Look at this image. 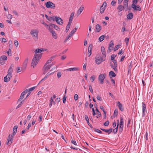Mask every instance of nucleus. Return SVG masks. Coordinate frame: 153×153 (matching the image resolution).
<instances>
[{"label": "nucleus", "instance_id": "nucleus-22", "mask_svg": "<svg viewBox=\"0 0 153 153\" xmlns=\"http://www.w3.org/2000/svg\"><path fill=\"white\" fill-rule=\"evenodd\" d=\"M46 51V49H45L41 48V49H36L35 51V53H41L43 51Z\"/></svg>", "mask_w": 153, "mask_h": 153}, {"label": "nucleus", "instance_id": "nucleus-16", "mask_svg": "<svg viewBox=\"0 0 153 153\" xmlns=\"http://www.w3.org/2000/svg\"><path fill=\"white\" fill-rule=\"evenodd\" d=\"M50 28L51 27L54 28L55 30H59V28L56 25L53 24H50Z\"/></svg>", "mask_w": 153, "mask_h": 153}, {"label": "nucleus", "instance_id": "nucleus-47", "mask_svg": "<svg viewBox=\"0 0 153 153\" xmlns=\"http://www.w3.org/2000/svg\"><path fill=\"white\" fill-rule=\"evenodd\" d=\"M36 58H38L37 59L39 61L42 56V54H37L36 53Z\"/></svg>", "mask_w": 153, "mask_h": 153}, {"label": "nucleus", "instance_id": "nucleus-25", "mask_svg": "<svg viewBox=\"0 0 153 153\" xmlns=\"http://www.w3.org/2000/svg\"><path fill=\"white\" fill-rule=\"evenodd\" d=\"M125 8L122 5L120 4L117 7V9L119 10V12L120 11H122Z\"/></svg>", "mask_w": 153, "mask_h": 153}, {"label": "nucleus", "instance_id": "nucleus-32", "mask_svg": "<svg viewBox=\"0 0 153 153\" xmlns=\"http://www.w3.org/2000/svg\"><path fill=\"white\" fill-rule=\"evenodd\" d=\"M110 64L111 67L114 69V70L115 71H117V67H114V65L111 64V62H110Z\"/></svg>", "mask_w": 153, "mask_h": 153}, {"label": "nucleus", "instance_id": "nucleus-6", "mask_svg": "<svg viewBox=\"0 0 153 153\" xmlns=\"http://www.w3.org/2000/svg\"><path fill=\"white\" fill-rule=\"evenodd\" d=\"M7 60V58L5 55H2L0 57V64L3 65L5 63L4 61Z\"/></svg>", "mask_w": 153, "mask_h": 153}, {"label": "nucleus", "instance_id": "nucleus-57", "mask_svg": "<svg viewBox=\"0 0 153 153\" xmlns=\"http://www.w3.org/2000/svg\"><path fill=\"white\" fill-rule=\"evenodd\" d=\"M66 98V95H64V96L63 97V99H62L63 102L64 103H65V102Z\"/></svg>", "mask_w": 153, "mask_h": 153}, {"label": "nucleus", "instance_id": "nucleus-5", "mask_svg": "<svg viewBox=\"0 0 153 153\" xmlns=\"http://www.w3.org/2000/svg\"><path fill=\"white\" fill-rule=\"evenodd\" d=\"M106 74H101L99 75L98 77L99 81L100 82V83L101 84H102L103 83V80L105 78V76Z\"/></svg>", "mask_w": 153, "mask_h": 153}, {"label": "nucleus", "instance_id": "nucleus-2", "mask_svg": "<svg viewBox=\"0 0 153 153\" xmlns=\"http://www.w3.org/2000/svg\"><path fill=\"white\" fill-rule=\"evenodd\" d=\"M95 59L96 63L98 65L100 64L102 62L105 60V59H103L100 54H98L95 57Z\"/></svg>", "mask_w": 153, "mask_h": 153}, {"label": "nucleus", "instance_id": "nucleus-11", "mask_svg": "<svg viewBox=\"0 0 153 153\" xmlns=\"http://www.w3.org/2000/svg\"><path fill=\"white\" fill-rule=\"evenodd\" d=\"M84 7L83 6H81L80 8L78 10L77 12L76 15L77 16H78L83 11Z\"/></svg>", "mask_w": 153, "mask_h": 153}, {"label": "nucleus", "instance_id": "nucleus-41", "mask_svg": "<svg viewBox=\"0 0 153 153\" xmlns=\"http://www.w3.org/2000/svg\"><path fill=\"white\" fill-rule=\"evenodd\" d=\"M120 45H116L114 49V51H116V50H117L120 48Z\"/></svg>", "mask_w": 153, "mask_h": 153}, {"label": "nucleus", "instance_id": "nucleus-24", "mask_svg": "<svg viewBox=\"0 0 153 153\" xmlns=\"http://www.w3.org/2000/svg\"><path fill=\"white\" fill-rule=\"evenodd\" d=\"M79 70V68H68L66 69V70L68 71H77Z\"/></svg>", "mask_w": 153, "mask_h": 153}, {"label": "nucleus", "instance_id": "nucleus-14", "mask_svg": "<svg viewBox=\"0 0 153 153\" xmlns=\"http://www.w3.org/2000/svg\"><path fill=\"white\" fill-rule=\"evenodd\" d=\"M28 62V58H26L25 59L23 65V68L24 70L27 67V65Z\"/></svg>", "mask_w": 153, "mask_h": 153}, {"label": "nucleus", "instance_id": "nucleus-9", "mask_svg": "<svg viewBox=\"0 0 153 153\" xmlns=\"http://www.w3.org/2000/svg\"><path fill=\"white\" fill-rule=\"evenodd\" d=\"M13 140V137H10V134H9L8 136V138L7 139V142L6 143V144L7 145L9 144V145H10L12 143V142Z\"/></svg>", "mask_w": 153, "mask_h": 153}, {"label": "nucleus", "instance_id": "nucleus-29", "mask_svg": "<svg viewBox=\"0 0 153 153\" xmlns=\"http://www.w3.org/2000/svg\"><path fill=\"white\" fill-rule=\"evenodd\" d=\"M54 58V56H52L47 61L45 64L48 65V64L50 63L51 61L53 60Z\"/></svg>", "mask_w": 153, "mask_h": 153}, {"label": "nucleus", "instance_id": "nucleus-8", "mask_svg": "<svg viewBox=\"0 0 153 153\" xmlns=\"http://www.w3.org/2000/svg\"><path fill=\"white\" fill-rule=\"evenodd\" d=\"M131 7L135 10L140 11L141 10L140 7L138 5H134L131 4Z\"/></svg>", "mask_w": 153, "mask_h": 153}, {"label": "nucleus", "instance_id": "nucleus-59", "mask_svg": "<svg viewBox=\"0 0 153 153\" xmlns=\"http://www.w3.org/2000/svg\"><path fill=\"white\" fill-rule=\"evenodd\" d=\"M78 99V96L77 94H75L74 96V99L75 100H77Z\"/></svg>", "mask_w": 153, "mask_h": 153}, {"label": "nucleus", "instance_id": "nucleus-55", "mask_svg": "<svg viewBox=\"0 0 153 153\" xmlns=\"http://www.w3.org/2000/svg\"><path fill=\"white\" fill-rule=\"evenodd\" d=\"M89 90H90V91L91 92V93L92 94L93 93V89L92 88V87L91 85H89Z\"/></svg>", "mask_w": 153, "mask_h": 153}, {"label": "nucleus", "instance_id": "nucleus-33", "mask_svg": "<svg viewBox=\"0 0 153 153\" xmlns=\"http://www.w3.org/2000/svg\"><path fill=\"white\" fill-rule=\"evenodd\" d=\"M109 75L111 76L112 77H115L116 75L115 74L113 71H111L109 73Z\"/></svg>", "mask_w": 153, "mask_h": 153}, {"label": "nucleus", "instance_id": "nucleus-38", "mask_svg": "<svg viewBox=\"0 0 153 153\" xmlns=\"http://www.w3.org/2000/svg\"><path fill=\"white\" fill-rule=\"evenodd\" d=\"M17 128L18 126H15L13 128V132H15V133H16Z\"/></svg>", "mask_w": 153, "mask_h": 153}, {"label": "nucleus", "instance_id": "nucleus-7", "mask_svg": "<svg viewBox=\"0 0 153 153\" xmlns=\"http://www.w3.org/2000/svg\"><path fill=\"white\" fill-rule=\"evenodd\" d=\"M55 20L58 24L62 25L63 24V20L60 18L56 16L55 17Z\"/></svg>", "mask_w": 153, "mask_h": 153}, {"label": "nucleus", "instance_id": "nucleus-20", "mask_svg": "<svg viewBox=\"0 0 153 153\" xmlns=\"http://www.w3.org/2000/svg\"><path fill=\"white\" fill-rule=\"evenodd\" d=\"M85 120H86V121H87L88 125L90 126V128H93V127L92 126V125L89 123V118H88V116H87V115H85Z\"/></svg>", "mask_w": 153, "mask_h": 153}, {"label": "nucleus", "instance_id": "nucleus-42", "mask_svg": "<svg viewBox=\"0 0 153 153\" xmlns=\"http://www.w3.org/2000/svg\"><path fill=\"white\" fill-rule=\"evenodd\" d=\"M92 45L91 44H90L88 48V51H91L92 50Z\"/></svg>", "mask_w": 153, "mask_h": 153}, {"label": "nucleus", "instance_id": "nucleus-19", "mask_svg": "<svg viewBox=\"0 0 153 153\" xmlns=\"http://www.w3.org/2000/svg\"><path fill=\"white\" fill-rule=\"evenodd\" d=\"M100 129L105 132L108 133V134H109L112 131V128H111L109 129H105L101 128H100Z\"/></svg>", "mask_w": 153, "mask_h": 153}, {"label": "nucleus", "instance_id": "nucleus-15", "mask_svg": "<svg viewBox=\"0 0 153 153\" xmlns=\"http://www.w3.org/2000/svg\"><path fill=\"white\" fill-rule=\"evenodd\" d=\"M74 12H72L71 13V14L70 15V18H69V21L68 22V23H69V24H71L72 22V21L73 20V17H74Z\"/></svg>", "mask_w": 153, "mask_h": 153}, {"label": "nucleus", "instance_id": "nucleus-30", "mask_svg": "<svg viewBox=\"0 0 153 153\" xmlns=\"http://www.w3.org/2000/svg\"><path fill=\"white\" fill-rule=\"evenodd\" d=\"M117 121H118V123H117V127L116 128H114L113 129V132L114 134L116 133L117 132V129H118V126H119V120H117Z\"/></svg>", "mask_w": 153, "mask_h": 153}, {"label": "nucleus", "instance_id": "nucleus-49", "mask_svg": "<svg viewBox=\"0 0 153 153\" xmlns=\"http://www.w3.org/2000/svg\"><path fill=\"white\" fill-rule=\"evenodd\" d=\"M94 130L95 132L99 133H101L102 132L98 129L94 128Z\"/></svg>", "mask_w": 153, "mask_h": 153}, {"label": "nucleus", "instance_id": "nucleus-58", "mask_svg": "<svg viewBox=\"0 0 153 153\" xmlns=\"http://www.w3.org/2000/svg\"><path fill=\"white\" fill-rule=\"evenodd\" d=\"M31 123H29L28 125V126L26 129V130H29L30 127H31Z\"/></svg>", "mask_w": 153, "mask_h": 153}, {"label": "nucleus", "instance_id": "nucleus-43", "mask_svg": "<svg viewBox=\"0 0 153 153\" xmlns=\"http://www.w3.org/2000/svg\"><path fill=\"white\" fill-rule=\"evenodd\" d=\"M119 125H123V119L121 117L120 118Z\"/></svg>", "mask_w": 153, "mask_h": 153}, {"label": "nucleus", "instance_id": "nucleus-50", "mask_svg": "<svg viewBox=\"0 0 153 153\" xmlns=\"http://www.w3.org/2000/svg\"><path fill=\"white\" fill-rule=\"evenodd\" d=\"M54 17V16L53 17H49L48 19V20L50 21H51L52 20L53 21H54L55 19Z\"/></svg>", "mask_w": 153, "mask_h": 153}, {"label": "nucleus", "instance_id": "nucleus-51", "mask_svg": "<svg viewBox=\"0 0 153 153\" xmlns=\"http://www.w3.org/2000/svg\"><path fill=\"white\" fill-rule=\"evenodd\" d=\"M118 114V112L117 110H115L114 112V117L117 116Z\"/></svg>", "mask_w": 153, "mask_h": 153}, {"label": "nucleus", "instance_id": "nucleus-52", "mask_svg": "<svg viewBox=\"0 0 153 153\" xmlns=\"http://www.w3.org/2000/svg\"><path fill=\"white\" fill-rule=\"evenodd\" d=\"M42 24H44L48 28L49 30H50L51 28H50V25H48L46 23L43 22Z\"/></svg>", "mask_w": 153, "mask_h": 153}, {"label": "nucleus", "instance_id": "nucleus-28", "mask_svg": "<svg viewBox=\"0 0 153 153\" xmlns=\"http://www.w3.org/2000/svg\"><path fill=\"white\" fill-rule=\"evenodd\" d=\"M52 65V64L47 65V64H45L43 67L48 70L50 68Z\"/></svg>", "mask_w": 153, "mask_h": 153}, {"label": "nucleus", "instance_id": "nucleus-26", "mask_svg": "<svg viewBox=\"0 0 153 153\" xmlns=\"http://www.w3.org/2000/svg\"><path fill=\"white\" fill-rule=\"evenodd\" d=\"M12 65H11L10 67L9 68V70L8 71V74L11 75V74L12 71H13V66H12Z\"/></svg>", "mask_w": 153, "mask_h": 153}, {"label": "nucleus", "instance_id": "nucleus-23", "mask_svg": "<svg viewBox=\"0 0 153 153\" xmlns=\"http://www.w3.org/2000/svg\"><path fill=\"white\" fill-rule=\"evenodd\" d=\"M117 106L119 107V109L121 111H123V108L122 104L119 102H117Z\"/></svg>", "mask_w": 153, "mask_h": 153}, {"label": "nucleus", "instance_id": "nucleus-54", "mask_svg": "<svg viewBox=\"0 0 153 153\" xmlns=\"http://www.w3.org/2000/svg\"><path fill=\"white\" fill-rule=\"evenodd\" d=\"M109 121L107 120L103 124L105 126H106L109 125Z\"/></svg>", "mask_w": 153, "mask_h": 153}, {"label": "nucleus", "instance_id": "nucleus-44", "mask_svg": "<svg viewBox=\"0 0 153 153\" xmlns=\"http://www.w3.org/2000/svg\"><path fill=\"white\" fill-rule=\"evenodd\" d=\"M23 69L24 70V69L23 68V67L22 68L20 67H18L17 69V72L19 73Z\"/></svg>", "mask_w": 153, "mask_h": 153}, {"label": "nucleus", "instance_id": "nucleus-61", "mask_svg": "<svg viewBox=\"0 0 153 153\" xmlns=\"http://www.w3.org/2000/svg\"><path fill=\"white\" fill-rule=\"evenodd\" d=\"M1 42H4V43H5L7 42L5 38H2L1 39Z\"/></svg>", "mask_w": 153, "mask_h": 153}, {"label": "nucleus", "instance_id": "nucleus-35", "mask_svg": "<svg viewBox=\"0 0 153 153\" xmlns=\"http://www.w3.org/2000/svg\"><path fill=\"white\" fill-rule=\"evenodd\" d=\"M77 29V28H76V27L70 33L71 34V35L72 36L74 34L76 31V30Z\"/></svg>", "mask_w": 153, "mask_h": 153}, {"label": "nucleus", "instance_id": "nucleus-18", "mask_svg": "<svg viewBox=\"0 0 153 153\" xmlns=\"http://www.w3.org/2000/svg\"><path fill=\"white\" fill-rule=\"evenodd\" d=\"M128 1H125L124 0L123 1V6L124 7L126 8V11L128 10Z\"/></svg>", "mask_w": 153, "mask_h": 153}, {"label": "nucleus", "instance_id": "nucleus-31", "mask_svg": "<svg viewBox=\"0 0 153 153\" xmlns=\"http://www.w3.org/2000/svg\"><path fill=\"white\" fill-rule=\"evenodd\" d=\"M105 8L101 6L100 7V11L101 13L102 14L104 13Z\"/></svg>", "mask_w": 153, "mask_h": 153}, {"label": "nucleus", "instance_id": "nucleus-27", "mask_svg": "<svg viewBox=\"0 0 153 153\" xmlns=\"http://www.w3.org/2000/svg\"><path fill=\"white\" fill-rule=\"evenodd\" d=\"M133 15L132 13H129L127 16V18L129 19H131L133 18Z\"/></svg>", "mask_w": 153, "mask_h": 153}, {"label": "nucleus", "instance_id": "nucleus-4", "mask_svg": "<svg viewBox=\"0 0 153 153\" xmlns=\"http://www.w3.org/2000/svg\"><path fill=\"white\" fill-rule=\"evenodd\" d=\"M46 6L47 8L54 9L55 8V5L54 4L50 1H48L45 3Z\"/></svg>", "mask_w": 153, "mask_h": 153}, {"label": "nucleus", "instance_id": "nucleus-45", "mask_svg": "<svg viewBox=\"0 0 153 153\" xmlns=\"http://www.w3.org/2000/svg\"><path fill=\"white\" fill-rule=\"evenodd\" d=\"M123 125H120L119 126V132H122L123 130Z\"/></svg>", "mask_w": 153, "mask_h": 153}, {"label": "nucleus", "instance_id": "nucleus-56", "mask_svg": "<svg viewBox=\"0 0 153 153\" xmlns=\"http://www.w3.org/2000/svg\"><path fill=\"white\" fill-rule=\"evenodd\" d=\"M96 111L98 112L97 114L99 117H100L101 116L100 112L99 111L98 109L96 108Z\"/></svg>", "mask_w": 153, "mask_h": 153}, {"label": "nucleus", "instance_id": "nucleus-48", "mask_svg": "<svg viewBox=\"0 0 153 153\" xmlns=\"http://www.w3.org/2000/svg\"><path fill=\"white\" fill-rule=\"evenodd\" d=\"M112 60L114 65V67H117V65L116 60L115 59Z\"/></svg>", "mask_w": 153, "mask_h": 153}, {"label": "nucleus", "instance_id": "nucleus-17", "mask_svg": "<svg viewBox=\"0 0 153 153\" xmlns=\"http://www.w3.org/2000/svg\"><path fill=\"white\" fill-rule=\"evenodd\" d=\"M96 31L99 32L101 30V27L98 24H97L95 26Z\"/></svg>", "mask_w": 153, "mask_h": 153}, {"label": "nucleus", "instance_id": "nucleus-12", "mask_svg": "<svg viewBox=\"0 0 153 153\" xmlns=\"http://www.w3.org/2000/svg\"><path fill=\"white\" fill-rule=\"evenodd\" d=\"M49 30L50 32L51 33L53 37L55 39H56L57 38V36L55 31L53 30L51 28Z\"/></svg>", "mask_w": 153, "mask_h": 153}, {"label": "nucleus", "instance_id": "nucleus-36", "mask_svg": "<svg viewBox=\"0 0 153 153\" xmlns=\"http://www.w3.org/2000/svg\"><path fill=\"white\" fill-rule=\"evenodd\" d=\"M72 36L71 35V34L69 33L68 35L66 37V38L64 40V42H66L67 41V40L69 39V38Z\"/></svg>", "mask_w": 153, "mask_h": 153}, {"label": "nucleus", "instance_id": "nucleus-53", "mask_svg": "<svg viewBox=\"0 0 153 153\" xmlns=\"http://www.w3.org/2000/svg\"><path fill=\"white\" fill-rule=\"evenodd\" d=\"M117 56V55L115 54H112L111 56V60L114 59Z\"/></svg>", "mask_w": 153, "mask_h": 153}, {"label": "nucleus", "instance_id": "nucleus-40", "mask_svg": "<svg viewBox=\"0 0 153 153\" xmlns=\"http://www.w3.org/2000/svg\"><path fill=\"white\" fill-rule=\"evenodd\" d=\"M113 47H110L109 46L108 50L107 51V53H110L112 50H113Z\"/></svg>", "mask_w": 153, "mask_h": 153}, {"label": "nucleus", "instance_id": "nucleus-1", "mask_svg": "<svg viewBox=\"0 0 153 153\" xmlns=\"http://www.w3.org/2000/svg\"><path fill=\"white\" fill-rule=\"evenodd\" d=\"M30 33L32 35V37L36 41L38 40V32L37 31V30L32 29L31 30Z\"/></svg>", "mask_w": 153, "mask_h": 153}, {"label": "nucleus", "instance_id": "nucleus-63", "mask_svg": "<svg viewBox=\"0 0 153 153\" xmlns=\"http://www.w3.org/2000/svg\"><path fill=\"white\" fill-rule=\"evenodd\" d=\"M107 4L106 2H104L101 6H102V7H104L105 8L107 6Z\"/></svg>", "mask_w": 153, "mask_h": 153}, {"label": "nucleus", "instance_id": "nucleus-39", "mask_svg": "<svg viewBox=\"0 0 153 153\" xmlns=\"http://www.w3.org/2000/svg\"><path fill=\"white\" fill-rule=\"evenodd\" d=\"M24 94H21L20 98L18 99V102H19L20 101H21L24 98Z\"/></svg>", "mask_w": 153, "mask_h": 153}, {"label": "nucleus", "instance_id": "nucleus-60", "mask_svg": "<svg viewBox=\"0 0 153 153\" xmlns=\"http://www.w3.org/2000/svg\"><path fill=\"white\" fill-rule=\"evenodd\" d=\"M14 44L15 45L16 47H17L18 46L19 42L17 40H16L14 41Z\"/></svg>", "mask_w": 153, "mask_h": 153}, {"label": "nucleus", "instance_id": "nucleus-64", "mask_svg": "<svg viewBox=\"0 0 153 153\" xmlns=\"http://www.w3.org/2000/svg\"><path fill=\"white\" fill-rule=\"evenodd\" d=\"M97 100H100V101H101L102 100V98L101 97H100V96L99 95H98L97 97Z\"/></svg>", "mask_w": 153, "mask_h": 153}, {"label": "nucleus", "instance_id": "nucleus-10", "mask_svg": "<svg viewBox=\"0 0 153 153\" xmlns=\"http://www.w3.org/2000/svg\"><path fill=\"white\" fill-rule=\"evenodd\" d=\"M12 77L11 75L9 74H7L6 76L4 77V81L5 82H7L9 81Z\"/></svg>", "mask_w": 153, "mask_h": 153}, {"label": "nucleus", "instance_id": "nucleus-62", "mask_svg": "<svg viewBox=\"0 0 153 153\" xmlns=\"http://www.w3.org/2000/svg\"><path fill=\"white\" fill-rule=\"evenodd\" d=\"M138 2L137 0H133L132 1L133 3L132 4H134V5H136Z\"/></svg>", "mask_w": 153, "mask_h": 153}, {"label": "nucleus", "instance_id": "nucleus-13", "mask_svg": "<svg viewBox=\"0 0 153 153\" xmlns=\"http://www.w3.org/2000/svg\"><path fill=\"white\" fill-rule=\"evenodd\" d=\"M143 116H144L146 109V106L144 102H143Z\"/></svg>", "mask_w": 153, "mask_h": 153}, {"label": "nucleus", "instance_id": "nucleus-21", "mask_svg": "<svg viewBox=\"0 0 153 153\" xmlns=\"http://www.w3.org/2000/svg\"><path fill=\"white\" fill-rule=\"evenodd\" d=\"M101 50L102 54L103 55V56L105 58L106 56V52L105 51V49L104 47L102 46L101 47Z\"/></svg>", "mask_w": 153, "mask_h": 153}, {"label": "nucleus", "instance_id": "nucleus-37", "mask_svg": "<svg viewBox=\"0 0 153 153\" xmlns=\"http://www.w3.org/2000/svg\"><path fill=\"white\" fill-rule=\"evenodd\" d=\"M105 38V36L104 35L101 36L99 38V40L100 42H102Z\"/></svg>", "mask_w": 153, "mask_h": 153}, {"label": "nucleus", "instance_id": "nucleus-3", "mask_svg": "<svg viewBox=\"0 0 153 153\" xmlns=\"http://www.w3.org/2000/svg\"><path fill=\"white\" fill-rule=\"evenodd\" d=\"M37 59L38 58H36V54H35L34 57L32 59L31 63V65L32 66H33V68L36 66L39 61Z\"/></svg>", "mask_w": 153, "mask_h": 153}, {"label": "nucleus", "instance_id": "nucleus-46", "mask_svg": "<svg viewBox=\"0 0 153 153\" xmlns=\"http://www.w3.org/2000/svg\"><path fill=\"white\" fill-rule=\"evenodd\" d=\"M48 70L47 69H46L45 68H43L42 69V71H43V74H45L48 71Z\"/></svg>", "mask_w": 153, "mask_h": 153}, {"label": "nucleus", "instance_id": "nucleus-34", "mask_svg": "<svg viewBox=\"0 0 153 153\" xmlns=\"http://www.w3.org/2000/svg\"><path fill=\"white\" fill-rule=\"evenodd\" d=\"M71 25V24H70L69 23H68L67 26L65 30V32L66 33H67L68 32V30H69V29L70 28V26Z\"/></svg>", "mask_w": 153, "mask_h": 153}]
</instances>
